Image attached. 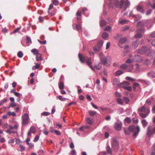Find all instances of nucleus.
Returning <instances> with one entry per match:
<instances>
[{"mask_svg": "<svg viewBox=\"0 0 155 155\" xmlns=\"http://www.w3.org/2000/svg\"><path fill=\"white\" fill-rule=\"evenodd\" d=\"M130 5V2L128 0H121L120 3L118 0H116L114 2V5L116 7H119L124 10L128 7Z\"/></svg>", "mask_w": 155, "mask_h": 155, "instance_id": "obj_1", "label": "nucleus"}, {"mask_svg": "<svg viewBox=\"0 0 155 155\" xmlns=\"http://www.w3.org/2000/svg\"><path fill=\"white\" fill-rule=\"evenodd\" d=\"M138 111L140 112L139 113L140 116L143 118H146L150 113V109L147 108L144 105L139 108Z\"/></svg>", "mask_w": 155, "mask_h": 155, "instance_id": "obj_2", "label": "nucleus"}, {"mask_svg": "<svg viewBox=\"0 0 155 155\" xmlns=\"http://www.w3.org/2000/svg\"><path fill=\"white\" fill-rule=\"evenodd\" d=\"M145 46H143L141 48L137 49V53L140 54H143L147 53V54L150 56H151L153 57H155V52L152 50H150L149 51V53H147V52L150 50Z\"/></svg>", "mask_w": 155, "mask_h": 155, "instance_id": "obj_3", "label": "nucleus"}, {"mask_svg": "<svg viewBox=\"0 0 155 155\" xmlns=\"http://www.w3.org/2000/svg\"><path fill=\"white\" fill-rule=\"evenodd\" d=\"M144 24H143L140 21L137 24V34L135 35V37L136 38H140L142 35L141 34L143 33L144 32V30L143 26Z\"/></svg>", "mask_w": 155, "mask_h": 155, "instance_id": "obj_4", "label": "nucleus"}, {"mask_svg": "<svg viewBox=\"0 0 155 155\" xmlns=\"http://www.w3.org/2000/svg\"><path fill=\"white\" fill-rule=\"evenodd\" d=\"M128 129L130 131L134 133L133 136L135 137L137 136L140 130L139 126H136L133 125L130 126L129 127Z\"/></svg>", "mask_w": 155, "mask_h": 155, "instance_id": "obj_5", "label": "nucleus"}, {"mask_svg": "<svg viewBox=\"0 0 155 155\" xmlns=\"http://www.w3.org/2000/svg\"><path fill=\"white\" fill-rule=\"evenodd\" d=\"M99 58L102 64L106 66H109L110 64L108 63L107 58L104 55L102 52L100 53L99 54Z\"/></svg>", "mask_w": 155, "mask_h": 155, "instance_id": "obj_6", "label": "nucleus"}, {"mask_svg": "<svg viewBox=\"0 0 155 155\" xmlns=\"http://www.w3.org/2000/svg\"><path fill=\"white\" fill-rule=\"evenodd\" d=\"M22 124L26 125L28 124L29 120L28 115V114L25 113L22 115Z\"/></svg>", "mask_w": 155, "mask_h": 155, "instance_id": "obj_7", "label": "nucleus"}, {"mask_svg": "<svg viewBox=\"0 0 155 155\" xmlns=\"http://www.w3.org/2000/svg\"><path fill=\"white\" fill-rule=\"evenodd\" d=\"M112 147L114 150H117L119 148V143L117 140L115 139H113L111 142Z\"/></svg>", "mask_w": 155, "mask_h": 155, "instance_id": "obj_8", "label": "nucleus"}, {"mask_svg": "<svg viewBox=\"0 0 155 155\" xmlns=\"http://www.w3.org/2000/svg\"><path fill=\"white\" fill-rule=\"evenodd\" d=\"M85 62L86 63L87 65L89 66L94 71H95V69L93 65H92V62L91 61V58L90 57H87V59L86 60V61H85Z\"/></svg>", "mask_w": 155, "mask_h": 155, "instance_id": "obj_9", "label": "nucleus"}, {"mask_svg": "<svg viewBox=\"0 0 155 155\" xmlns=\"http://www.w3.org/2000/svg\"><path fill=\"white\" fill-rule=\"evenodd\" d=\"M103 43V41L102 40L100 41L98 43L97 45L94 46V50L95 51H99L102 46Z\"/></svg>", "mask_w": 155, "mask_h": 155, "instance_id": "obj_10", "label": "nucleus"}, {"mask_svg": "<svg viewBox=\"0 0 155 155\" xmlns=\"http://www.w3.org/2000/svg\"><path fill=\"white\" fill-rule=\"evenodd\" d=\"M79 59L81 63H84L86 61L87 57L85 56L82 54L79 53L78 54Z\"/></svg>", "mask_w": 155, "mask_h": 155, "instance_id": "obj_11", "label": "nucleus"}, {"mask_svg": "<svg viewBox=\"0 0 155 155\" xmlns=\"http://www.w3.org/2000/svg\"><path fill=\"white\" fill-rule=\"evenodd\" d=\"M151 126H148L147 128V134L150 137L152 134L155 133V127H154L152 131L150 130Z\"/></svg>", "mask_w": 155, "mask_h": 155, "instance_id": "obj_12", "label": "nucleus"}, {"mask_svg": "<svg viewBox=\"0 0 155 155\" xmlns=\"http://www.w3.org/2000/svg\"><path fill=\"white\" fill-rule=\"evenodd\" d=\"M122 122L120 121H117L114 124V128L117 130H120L122 127Z\"/></svg>", "mask_w": 155, "mask_h": 155, "instance_id": "obj_13", "label": "nucleus"}, {"mask_svg": "<svg viewBox=\"0 0 155 155\" xmlns=\"http://www.w3.org/2000/svg\"><path fill=\"white\" fill-rule=\"evenodd\" d=\"M145 25L147 26L148 28H149L153 25L152 21L150 19L147 20L145 22Z\"/></svg>", "mask_w": 155, "mask_h": 155, "instance_id": "obj_14", "label": "nucleus"}, {"mask_svg": "<svg viewBox=\"0 0 155 155\" xmlns=\"http://www.w3.org/2000/svg\"><path fill=\"white\" fill-rule=\"evenodd\" d=\"M36 130L35 128L33 126H31L28 132V136H31V133H36Z\"/></svg>", "mask_w": 155, "mask_h": 155, "instance_id": "obj_15", "label": "nucleus"}, {"mask_svg": "<svg viewBox=\"0 0 155 155\" xmlns=\"http://www.w3.org/2000/svg\"><path fill=\"white\" fill-rule=\"evenodd\" d=\"M76 26L75 29H76L78 31H81L82 29L81 25L80 24H78L76 25L75 24H73L72 25V27L73 29H74V27Z\"/></svg>", "mask_w": 155, "mask_h": 155, "instance_id": "obj_16", "label": "nucleus"}, {"mask_svg": "<svg viewBox=\"0 0 155 155\" xmlns=\"http://www.w3.org/2000/svg\"><path fill=\"white\" fill-rule=\"evenodd\" d=\"M76 16L77 17V20L78 22L80 21L81 20V12L78 9L76 13Z\"/></svg>", "mask_w": 155, "mask_h": 155, "instance_id": "obj_17", "label": "nucleus"}, {"mask_svg": "<svg viewBox=\"0 0 155 155\" xmlns=\"http://www.w3.org/2000/svg\"><path fill=\"white\" fill-rule=\"evenodd\" d=\"M94 68L98 70H100L101 68V64L99 62H96L94 63Z\"/></svg>", "mask_w": 155, "mask_h": 155, "instance_id": "obj_18", "label": "nucleus"}, {"mask_svg": "<svg viewBox=\"0 0 155 155\" xmlns=\"http://www.w3.org/2000/svg\"><path fill=\"white\" fill-rule=\"evenodd\" d=\"M147 75L149 78H155V71H151L147 73Z\"/></svg>", "mask_w": 155, "mask_h": 155, "instance_id": "obj_19", "label": "nucleus"}, {"mask_svg": "<svg viewBox=\"0 0 155 155\" xmlns=\"http://www.w3.org/2000/svg\"><path fill=\"white\" fill-rule=\"evenodd\" d=\"M130 84V83L129 82L125 81L123 82L120 83L119 85V86L120 87H122L123 88V86H127L128 85Z\"/></svg>", "mask_w": 155, "mask_h": 155, "instance_id": "obj_20", "label": "nucleus"}, {"mask_svg": "<svg viewBox=\"0 0 155 155\" xmlns=\"http://www.w3.org/2000/svg\"><path fill=\"white\" fill-rule=\"evenodd\" d=\"M141 60V57L138 55H135L134 58L135 62H140Z\"/></svg>", "mask_w": 155, "mask_h": 155, "instance_id": "obj_21", "label": "nucleus"}, {"mask_svg": "<svg viewBox=\"0 0 155 155\" xmlns=\"http://www.w3.org/2000/svg\"><path fill=\"white\" fill-rule=\"evenodd\" d=\"M139 42V40H137L135 41H134L132 44V46L133 48L135 49L138 45Z\"/></svg>", "mask_w": 155, "mask_h": 155, "instance_id": "obj_22", "label": "nucleus"}, {"mask_svg": "<svg viewBox=\"0 0 155 155\" xmlns=\"http://www.w3.org/2000/svg\"><path fill=\"white\" fill-rule=\"evenodd\" d=\"M141 82L144 85H149L150 84V82L147 80H140Z\"/></svg>", "mask_w": 155, "mask_h": 155, "instance_id": "obj_23", "label": "nucleus"}, {"mask_svg": "<svg viewBox=\"0 0 155 155\" xmlns=\"http://www.w3.org/2000/svg\"><path fill=\"white\" fill-rule=\"evenodd\" d=\"M87 123L89 125H91L93 122V120L91 118H87L86 119Z\"/></svg>", "mask_w": 155, "mask_h": 155, "instance_id": "obj_24", "label": "nucleus"}, {"mask_svg": "<svg viewBox=\"0 0 155 155\" xmlns=\"http://www.w3.org/2000/svg\"><path fill=\"white\" fill-rule=\"evenodd\" d=\"M137 10L139 12H141L142 13H144V10L143 7L140 5V4L139 5L137 8Z\"/></svg>", "mask_w": 155, "mask_h": 155, "instance_id": "obj_25", "label": "nucleus"}, {"mask_svg": "<svg viewBox=\"0 0 155 155\" xmlns=\"http://www.w3.org/2000/svg\"><path fill=\"white\" fill-rule=\"evenodd\" d=\"M140 85L137 83H135L134 84L133 86V89L134 91L136 90L137 88H140Z\"/></svg>", "mask_w": 155, "mask_h": 155, "instance_id": "obj_26", "label": "nucleus"}, {"mask_svg": "<svg viewBox=\"0 0 155 155\" xmlns=\"http://www.w3.org/2000/svg\"><path fill=\"white\" fill-rule=\"evenodd\" d=\"M36 59L38 61H41L42 60L41 55V54L39 53L36 54Z\"/></svg>", "mask_w": 155, "mask_h": 155, "instance_id": "obj_27", "label": "nucleus"}, {"mask_svg": "<svg viewBox=\"0 0 155 155\" xmlns=\"http://www.w3.org/2000/svg\"><path fill=\"white\" fill-rule=\"evenodd\" d=\"M141 123L143 127H145L148 125V122L145 120H143L141 121Z\"/></svg>", "mask_w": 155, "mask_h": 155, "instance_id": "obj_28", "label": "nucleus"}, {"mask_svg": "<svg viewBox=\"0 0 155 155\" xmlns=\"http://www.w3.org/2000/svg\"><path fill=\"white\" fill-rule=\"evenodd\" d=\"M100 26L101 27L104 26L106 25V22L104 21L103 20H101L100 21Z\"/></svg>", "mask_w": 155, "mask_h": 155, "instance_id": "obj_29", "label": "nucleus"}, {"mask_svg": "<svg viewBox=\"0 0 155 155\" xmlns=\"http://www.w3.org/2000/svg\"><path fill=\"white\" fill-rule=\"evenodd\" d=\"M40 67V64L38 63L36 64L35 65L32 67V69L33 70H35L38 69Z\"/></svg>", "mask_w": 155, "mask_h": 155, "instance_id": "obj_30", "label": "nucleus"}, {"mask_svg": "<svg viewBox=\"0 0 155 155\" xmlns=\"http://www.w3.org/2000/svg\"><path fill=\"white\" fill-rule=\"evenodd\" d=\"M127 39L126 38H121L119 41L120 43L122 44L126 41Z\"/></svg>", "mask_w": 155, "mask_h": 155, "instance_id": "obj_31", "label": "nucleus"}, {"mask_svg": "<svg viewBox=\"0 0 155 155\" xmlns=\"http://www.w3.org/2000/svg\"><path fill=\"white\" fill-rule=\"evenodd\" d=\"M59 87L60 89H62L64 88V83L62 82H60L58 84Z\"/></svg>", "mask_w": 155, "mask_h": 155, "instance_id": "obj_32", "label": "nucleus"}, {"mask_svg": "<svg viewBox=\"0 0 155 155\" xmlns=\"http://www.w3.org/2000/svg\"><path fill=\"white\" fill-rule=\"evenodd\" d=\"M119 80L117 78H115L114 79L113 81V84L114 85H117L119 83Z\"/></svg>", "mask_w": 155, "mask_h": 155, "instance_id": "obj_33", "label": "nucleus"}, {"mask_svg": "<svg viewBox=\"0 0 155 155\" xmlns=\"http://www.w3.org/2000/svg\"><path fill=\"white\" fill-rule=\"evenodd\" d=\"M117 101V103L120 104H123V100L121 98H117L116 99Z\"/></svg>", "mask_w": 155, "mask_h": 155, "instance_id": "obj_34", "label": "nucleus"}, {"mask_svg": "<svg viewBox=\"0 0 155 155\" xmlns=\"http://www.w3.org/2000/svg\"><path fill=\"white\" fill-rule=\"evenodd\" d=\"M89 127L88 126H83L79 128V130L81 131H82L88 128Z\"/></svg>", "mask_w": 155, "mask_h": 155, "instance_id": "obj_35", "label": "nucleus"}, {"mask_svg": "<svg viewBox=\"0 0 155 155\" xmlns=\"http://www.w3.org/2000/svg\"><path fill=\"white\" fill-rule=\"evenodd\" d=\"M31 51L35 55H36L39 53L38 50L35 48L31 50Z\"/></svg>", "mask_w": 155, "mask_h": 155, "instance_id": "obj_36", "label": "nucleus"}, {"mask_svg": "<svg viewBox=\"0 0 155 155\" xmlns=\"http://www.w3.org/2000/svg\"><path fill=\"white\" fill-rule=\"evenodd\" d=\"M106 150L108 153L110 154H112L111 149L109 146H108L106 147Z\"/></svg>", "mask_w": 155, "mask_h": 155, "instance_id": "obj_37", "label": "nucleus"}, {"mask_svg": "<svg viewBox=\"0 0 155 155\" xmlns=\"http://www.w3.org/2000/svg\"><path fill=\"white\" fill-rule=\"evenodd\" d=\"M96 114L97 112L96 111H89V114L90 115L91 117L94 116Z\"/></svg>", "mask_w": 155, "mask_h": 155, "instance_id": "obj_38", "label": "nucleus"}, {"mask_svg": "<svg viewBox=\"0 0 155 155\" xmlns=\"http://www.w3.org/2000/svg\"><path fill=\"white\" fill-rule=\"evenodd\" d=\"M27 43L29 45H30L31 43V38L28 37L26 38Z\"/></svg>", "mask_w": 155, "mask_h": 155, "instance_id": "obj_39", "label": "nucleus"}, {"mask_svg": "<svg viewBox=\"0 0 155 155\" xmlns=\"http://www.w3.org/2000/svg\"><path fill=\"white\" fill-rule=\"evenodd\" d=\"M134 61V59H131L130 58H128L126 61V63L130 64L132 63Z\"/></svg>", "mask_w": 155, "mask_h": 155, "instance_id": "obj_40", "label": "nucleus"}, {"mask_svg": "<svg viewBox=\"0 0 155 155\" xmlns=\"http://www.w3.org/2000/svg\"><path fill=\"white\" fill-rule=\"evenodd\" d=\"M120 68L124 70H126L127 68V65L125 64H123L121 65L120 67Z\"/></svg>", "mask_w": 155, "mask_h": 155, "instance_id": "obj_41", "label": "nucleus"}, {"mask_svg": "<svg viewBox=\"0 0 155 155\" xmlns=\"http://www.w3.org/2000/svg\"><path fill=\"white\" fill-rule=\"evenodd\" d=\"M108 34L106 32L104 33L102 35V38L104 39H106L107 38H108Z\"/></svg>", "mask_w": 155, "mask_h": 155, "instance_id": "obj_42", "label": "nucleus"}, {"mask_svg": "<svg viewBox=\"0 0 155 155\" xmlns=\"http://www.w3.org/2000/svg\"><path fill=\"white\" fill-rule=\"evenodd\" d=\"M7 101V99L6 98H5L2 100L0 102V106L3 105L5 104Z\"/></svg>", "mask_w": 155, "mask_h": 155, "instance_id": "obj_43", "label": "nucleus"}, {"mask_svg": "<svg viewBox=\"0 0 155 155\" xmlns=\"http://www.w3.org/2000/svg\"><path fill=\"white\" fill-rule=\"evenodd\" d=\"M123 86V88L125 90H127L129 91H130L132 90V88L131 86Z\"/></svg>", "mask_w": 155, "mask_h": 155, "instance_id": "obj_44", "label": "nucleus"}, {"mask_svg": "<svg viewBox=\"0 0 155 155\" xmlns=\"http://www.w3.org/2000/svg\"><path fill=\"white\" fill-rule=\"evenodd\" d=\"M123 73V72L121 70H118L116 71V74L117 75L119 76Z\"/></svg>", "mask_w": 155, "mask_h": 155, "instance_id": "obj_45", "label": "nucleus"}, {"mask_svg": "<svg viewBox=\"0 0 155 155\" xmlns=\"http://www.w3.org/2000/svg\"><path fill=\"white\" fill-rule=\"evenodd\" d=\"M6 132L9 134H14L17 133L16 131H12V130L8 129L5 131Z\"/></svg>", "mask_w": 155, "mask_h": 155, "instance_id": "obj_46", "label": "nucleus"}, {"mask_svg": "<svg viewBox=\"0 0 155 155\" xmlns=\"http://www.w3.org/2000/svg\"><path fill=\"white\" fill-rule=\"evenodd\" d=\"M111 27L110 26H107L105 29H104V30L105 31H110L111 30Z\"/></svg>", "mask_w": 155, "mask_h": 155, "instance_id": "obj_47", "label": "nucleus"}, {"mask_svg": "<svg viewBox=\"0 0 155 155\" xmlns=\"http://www.w3.org/2000/svg\"><path fill=\"white\" fill-rule=\"evenodd\" d=\"M126 79L127 80H129L132 82L136 81V80L135 79L129 77H127L126 78Z\"/></svg>", "mask_w": 155, "mask_h": 155, "instance_id": "obj_48", "label": "nucleus"}, {"mask_svg": "<svg viewBox=\"0 0 155 155\" xmlns=\"http://www.w3.org/2000/svg\"><path fill=\"white\" fill-rule=\"evenodd\" d=\"M123 101H125L126 104H127L130 101L128 98L127 97H124L123 98Z\"/></svg>", "mask_w": 155, "mask_h": 155, "instance_id": "obj_49", "label": "nucleus"}, {"mask_svg": "<svg viewBox=\"0 0 155 155\" xmlns=\"http://www.w3.org/2000/svg\"><path fill=\"white\" fill-rule=\"evenodd\" d=\"M52 3L54 5L57 6L59 5V2L58 0H53Z\"/></svg>", "mask_w": 155, "mask_h": 155, "instance_id": "obj_50", "label": "nucleus"}, {"mask_svg": "<svg viewBox=\"0 0 155 155\" xmlns=\"http://www.w3.org/2000/svg\"><path fill=\"white\" fill-rule=\"evenodd\" d=\"M58 98L59 100L61 101H64L67 99L65 98H62L61 96H58Z\"/></svg>", "mask_w": 155, "mask_h": 155, "instance_id": "obj_51", "label": "nucleus"}, {"mask_svg": "<svg viewBox=\"0 0 155 155\" xmlns=\"http://www.w3.org/2000/svg\"><path fill=\"white\" fill-rule=\"evenodd\" d=\"M17 55L19 58H21L23 57V54L22 51H20L18 53Z\"/></svg>", "mask_w": 155, "mask_h": 155, "instance_id": "obj_52", "label": "nucleus"}, {"mask_svg": "<svg viewBox=\"0 0 155 155\" xmlns=\"http://www.w3.org/2000/svg\"><path fill=\"white\" fill-rule=\"evenodd\" d=\"M50 113L48 112H44L41 113V114L43 116H47L50 115Z\"/></svg>", "mask_w": 155, "mask_h": 155, "instance_id": "obj_53", "label": "nucleus"}, {"mask_svg": "<svg viewBox=\"0 0 155 155\" xmlns=\"http://www.w3.org/2000/svg\"><path fill=\"white\" fill-rule=\"evenodd\" d=\"M127 20H122L119 21V23L123 25L126 23Z\"/></svg>", "mask_w": 155, "mask_h": 155, "instance_id": "obj_54", "label": "nucleus"}, {"mask_svg": "<svg viewBox=\"0 0 155 155\" xmlns=\"http://www.w3.org/2000/svg\"><path fill=\"white\" fill-rule=\"evenodd\" d=\"M124 120L128 124H130V123L131 120L130 118L127 117L125 118Z\"/></svg>", "mask_w": 155, "mask_h": 155, "instance_id": "obj_55", "label": "nucleus"}, {"mask_svg": "<svg viewBox=\"0 0 155 155\" xmlns=\"http://www.w3.org/2000/svg\"><path fill=\"white\" fill-rule=\"evenodd\" d=\"M8 114L9 115H12L13 116H15L16 115L15 114L14 112H11L10 111H9L8 113Z\"/></svg>", "mask_w": 155, "mask_h": 155, "instance_id": "obj_56", "label": "nucleus"}, {"mask_svg": "<svg viewBox=\"0 0 155 155\" xmlns=\"http://www.w3.org/2000/svg\"><path fill=\"white\" fill-rule=\"evenodd\" d=\"M39 139V136L38 135H36V137H35L34 140L33 141L34 142H37Z\"/></svg>", "mask_w": 155, "mask_h": 155, "instance_id": "obj_57", "label": "nucleus"}, {"mask_svg": "<svg viewBox=\"0 0 155 155\" xmlns=\"http://www.w3.org/2000/svg\"><path fill=\"white\" fill-rule=\"evenodd\" d=\"M14 94L15 96L18 97H20L22 95L21 94L17 92L15 93Z\"/></svg>", "mask_w": 155, "mask_h": 155, "instance_id": "obj_58", "label": "nucleus"}, {"mask_svg": "<svg viewBox=\"0 0 155 155\" xmlns=\"http://www.w3.org/2000/svg\"><path fill=\"white\" fill-rule=\"evenodd\" d=\"M19 147L21 148V151H24L25 150V148L24 146L22 145H19Z\"/></svg>", "mask_w": 155, "mask_h": 155, "instance_id": "obj_59", "label": "nucleus"}, {"mask_svg": "<svg viewBox=\"0 0 155 155\" xmlns=\"http://www.w3.org/2000/svg\"><path fill=\"white\" fill-rule=\"evenodd\" d=\"M16 106V104L14 102H12L10 104V106L13 107Z\"/></svg>", "mask_w": 155, "mask_h": 155, "instance_id": "obj_60", "label": "nucleus"}, {"mask_svg": "<svg viewBox=\"0 0 155 155\" xmlns=\"http://www.w3.org/2000/svg\"><path fill=\"white\" fill-rule=\"evenodd\" d=\"M14 142H15V140L14 139H10L9 140V141H8V143H10V144H12L14 143Z\"/></svg>", "mask_w": 155, "mask_h": 155, "instance_id": "obj_61", "label": "nucleus"}, {"mask_svg": "<svg viewBox=\"0 0 155 155\" xmlns=\"http://www.w3.org/2000/svg\"><path fill=\"white\" fill-rule=\"evenodd\" d=\"M54 132L55 134L57 135H61L60 131L58 130H54Z\"/></svg>", "mask_w": 155, "mask_h": 155, "instance_id": "obj_62", "label": "nucleus"}, {"mask_svg": "<svg viewBox=\"0 0 155 155\" xmlns=\"http://www.w3.org/2000/svg\"><path fill=\"white\" fill-rule=\"evenodd\" d=\"M76 152L75 150H72L71 152V155H76Z\"/></svg>", "mask_w": 155, "mask_h": 155, "instance_id": "obj_63", "label": "nucleus"}, {"mask_svg": "<svg viewBox=\"0 0 155 155\" xmlns=\"http://www.w3.org/2000/svg\"><path fill=\"white\" fill-rule=\"evenodd\" d=\"M107 153L105 151H103L102 152H100L98 155H106Z\"/></svg>", "mask_w": 155, "mask_h": 155, "instance_id": "obj_64", "label": "nucleus"}]
</instances>
